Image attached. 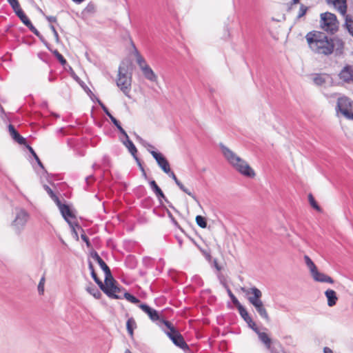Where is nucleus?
<instances>
[{
    "label": "nucleus",
    "mask_w": 353,
    "mask_h": 353,
    "mask_svg": "<svg viewBox=\"0 0 353 353\" xmlns=\"http://www.w3.org/2000/svg\"><path fill=\"white\" fill-rule=\"evenodd\" d=\"M305 38L309 49L316 54L329 56L334 52L336 45L341 48H343V43L341 39L329 37L321 31H310Z\"/></svg>",
    "instance_id": "f257e3e1"
},
{
    "label": "nucleus",
    "mask_w": 353,
    "mask_h": 353,
    "mask_svg": "<svg viewBox=\"0 0 353 353\" xmlns=\"http://www.w3.org/2000/svg\"><path fill=\"white\" fill-rule=\"evenodd\" d=\"M221 148L224 157L237 172L246 177L254 178L255 176L254 170L244 159L226 146L221 145Z\"/></svg>",
    "instance_id": "f03ea898"
},
{
    "label": "nucleus",
    "mask_w": 353,
    "mask_h": 353,
    "mask_svg": "<svg viewBox=\"0 0 353 353\" xmlns=\"http://www.w3.org/2000/svg\"><path fill=\"white\" fill-rule=\"evenodd\" d=\"M242 290L247 294L250 295L248 297L250 303L254 305L259 315L264 319L268 320L269 316L268 312L261 300L262 292L258 288L254 287L250 289H244Z\"/></svg>",
    "instance_id": "7ed1b4c3"
},
{
    "label": "nucleus",
    "mask_w": 353,
    "mask_h": 353,
    "mask_svg": "<svg viewBox=\"0 0 353 353\" xmlns=\"http://www.w3.org/2000/svg\"><path fill=\"white\" fill-rule=\"evenodd\" d=\"M89 268L91 270V275L97 283L100 289L109 297L112 299H122V296L120 295L121 289L114 282H111V284H107L105 282L103 283L97 276L94 272V267L91 263L89 264Z\"/></svg>",
    "instance_id": "20e7f679"
},
{
    "label": "nucleus",
    "mask_w": 353,
    "mask_h": 353,
    "mask_svg": "<svg viewBox=\"0 0 353 353\" xmlns=\"http://www.w3.org/2000/svg\"><path fill=\"white\" fill-rule=\"evenodd\" d=\"M320 27L325 32L334 34L339 30V22L334 14L326 12L320 15Z\"/></svg>",
    "instance_id": "39448f33"
},
{
    "label": "nucleus",
    "mask_w": 353,
    "mask_h": 353,
    "mask_svg": "<svg viewBox=\"0 0 353 353\" xmlns=\"http://www.w3.org/2000/svg\"><path fill=\"white\" fill-rule=\"evenodd\" d=\"M162 323L168 329V330L166 332V334L172 340L173 343L183 350L188 349V345L185 343L183 336L172 325V324L170 321L165 320H162Z\"/></svg>",
    "instance_id": "423d86ee"
},
{
    "label": "nucleus",
    "mask_w": 353,
    "mask_h": 353,
    "mask_svg": "<svg viewBox=\"0 0 353 353\" xmlns=\"http://www.w3.org/2000/svg\"><path fill=\"white\" fill-rule=\"evenodd\" d=\"M337 109L349 119H353V101L346 96L341 97L337 101Z\"/></svg>",
    "instance_id": "0eeeda50"
},
{
    "label": "nucleus",
    "mask_w": 353,
    "mask_h": 353,
    "mask_svg": "<svg viewBox=\"0 0 353 353\" xmlns=\"http://www.w3.org/2000/svg\"><path fill=\"white\" fill-rule=\"evenodd\" d=\"M131 83L132 78L130 76L119 72L117 84L121 90L124 93V94L128 97H130L129 93L131 90Z\"/></svg>",
    "instance_id": "6e6552de"
},
{
    "label": "nucleus",
    "mask_w": 353,
    "mask_h": 353,
    "mask_svg": "<svg viewBox=\"0 0 353 353\" xmlns=\"http://www.w3.org/2000/svg\"><path fill=\"white\" fill-rule=\"evenodd\" d=\"M30 216L27 212L20 210L12 222V225L18 232H21L28 223Z\"/></svg>",
    "instance_id": "1a4fd4ad"
},
{
    "label": "nucleus",
    "mask_w": 353,
    "mask_h": 353,
    "mask_svg": "<svg viewBox=\"0 0 353 353\" xmlns=\"http://www.w3.org/2000/svg\"><path fill=\"white\" fill-rule=\"evenodd\" d=\"M338 77L342 82L353 84V65H345L339 72Z\"/></svg>",
    "instance_id": "9d476101"
},
{
    "label": "nucleus",
    "mask_w": 353,
    "mask_h": 353,
    "mask_svg": "<svg viewBox=\"0 0 353 353\" xmlns=\"http://www.w3.org/2000/svg\"><path fill=\"white\" fill-rule=\"evenodd\" d=\"M151 154L157 161L158 165L164 172L169 174L170 172V166L168 160L161 154L155 151H152Z\"/></svg>",
    "instance_id": "9b49d317"
},
{
    "label": "nucleus",
    "mask_w": 353,
    "mask_h": 353,
    "mask_svg": "<svg viewBox=\"0 0 353 353\" xmlns=\"http://www.w3.org/2000/svg\"><path fill=\"white\" fill-rule=\"evenodd\" d=\"M328 5H332L341 14L345 16L347 12L346 0H326Z\"/></svg>",
    "instance_id": "f8f14e48"
},
{
    "label": "nucleus",
    "mask_w": 353,
    "mask_h": 353,
    "mask_svg": "<svg viewBox=\"0 0 353 353\" xmlns=\"http://www.w3.org/2000/svg\"><path fill=\"white\" fill-rule=\"evenodd\" d=\"M311 275L313 279L316 282L327 283L330 284H332L334 282V279L331 276L324 273L320 272L318 269L315 270Z\"/></svg>",
    "instance_id": "ddd939ff"
},
{
    "label": "nucleus",
    "mask_w": 353,
    "mask_h": 353,
    "mask_svg": "<svg viewBox=\"0 0 353 353\" xmlns=\"http://www.w3.org/2000/svg\"><path fill=\"white\" fill-rule=\"evenodd\" d=\"M8 131L11 137L19 144L20 145H26V140L24 137L21 136L19 132L15 130L14 127L10 124L8 125Z\"/></svg>",
    "instance_id": "4468645a"
},
{
    "label": "nucleus",
    "mask_w": 353,
    "mask_h": 353,
    "mask_svg": "<svg viewBox=\"0 0 353 353\" xmlns=\"http://www.w3.org/2000/svg\"><path fill=\"white\" fill-rule=\"evenodd\" d=\"M139 307L145 312L152 321H157L159 319V314L157 310L151 308L145 304H141Z\"/></svg>",
    "instance_id": "2eb2a0df"
},
{
    "label": "nucleus",
    "mask_w": 353,
    "mask_h": 353,
    "mask_svg": "<svg viewBox=\"0 0 353 353\" xmlns=\"http://www.w3.org/2000/svg\"><path fill=\"white\" fill-rule=\"evenodd\" d=\"M101 268L104 271L105 273V281L107 284H111V282H114L117 284V281L114 279L111 271L109 267L106 265V263L103 261L100 264H99Z\"/></svg>",
    "instance_id": "dca6fc26"
},
{
    "label": "nucleus",
    "mask_w": 353,
    "mask_h": 353,
    "mask_svg": "<svg viewBox=\"0 0 353 353\" xmlns=\"http://www.w3.org/2000/svg\"><path fill=\"white\" fill-rule=\"evenodd\" d=\"M325 295L327 300L328 306L333 307L336 304L338 297L334 290L328 289L325 292Z\"/></svg>",
    "instance_id": "f3484780"
},
{
    "label": "nucleus",
    "mask_w": 353,
    "mask_h": 353,
    "mask_svg": "<svg viewBox=\"0 0 353 353\" xmlns=\"http://www.w3.org/2000/svg\"><path fill=\"white\" fill-rule=\"evenodd\" d=\"M238 310L240 315L244 319V321L251 328H254L256 326V323L252 321L247 310L243 306Z\"/></svg>",
    "instance_id": "a211bd4d"
},
{
    "label": "nucleus",
    "mask_w": 353,
    "mask_h": 353,
    "mask_svg": "<svg viewBox=\"0 0 353 353\" xmlns=\"http://www.w3.org/2000/svg\"><path fill=\"white\" fill-rule=\"evenodd\" d=\"M268 349L271 353H285L282 344L278 341H272Z\"/></svg>",
    "instance_id": "6ab92c4d"
},
{
    "label": "nucleus",
    "mask_w": 353,
    "mask_h": 353,
    "mask_svg": "<svg viewBox=\"0 0 353 353\" xmlns=\"http://www.w3.org/2000/svg\"><path fill=\"white\" fill-rule=\"evenodd\" d=\"M141 70L147 79L153 82L157 81V77L149 65L145 66Z\"/></svg>",
    "instance_id": "aec40b11"
},
{
    "label": "nucleus",
    "mask_w": 353,
    "mask_h": 353,
    "mask_svg": "<svg viewBox=\"0 0 353 353\" xmlns=\"http://www.w3.org/2000/svg\"><path fill=\"white\" fill-rule=\"evenodd\" d=\"M60 210H61V212L63 216L68 223H70V221H69L70 219H72L74 217V216L73 213L72 212V211L70 210L69 206L67 205H65V204L61 205L60 206Z\"/></svg>",
    "instance_id": "412c9836"
},
{
    "label": "nucleus",
    "mask_w": 353,
    "mask_h": 353,
    "mask_svg": "<svg viewBox=\"0 0 353 353\" xmlns=\"http://www.w3.org/2000/svg\"><path fill=\"white\" fill-rule=\"evenodd\" d=\"M15 13L26 26L33 27L30 20L26 15V14L23 12L21 8L16 11Z\"/></svg>",
    "instance_id": "4be33fe9"
},
{
    "label": "nucleus",
    "mask_w": 353,
    "mask_h": 353,
    "mask_svg": "<svg viewBox=\"0 0 353 353\" xmlns=\"http://www.w3.org/2000/svg\"><path fill=\"white\" fill-rule=\"evenodd\" d=\"M137 327L135 320L131 317L128 319L126 323V328L130 336L132 338L134 336V330Z\"/></svg>",
    "instance_id": "5701e85b"
},
{
    "label": "nucleus",
    "mask_w": 353,
    "mask_h": 353,
    "mask_svg": "<svg viewBox=\"0 0 353 353\" xmlns=\"http://www.w3.org/2000/svg\"><path fill=\"white\" fill-rule=\"evenodd\" d=\"M150 187L159 198H165V195L161 188L158 186L155 181H151L150 183Z\"/></svg>",
    "instance_id": "b1692460"
},
{
    "label": "nucleus",
    "mask_w": 353,
    "mask_h": 353,
    "mask_svg": "<svg viewBox=\"0 0 353 353\" xmlns=\"http://www.w3.org/2000/svg\"><path fill=\"white\" fill-rule=\"evenodd\" d=\"M259 338L261 340V341L266 346L267 348L270 345V344L272 342L271 339L269 337L268 334L265 332H259Z\"/></svg>",
    "instance_id": "393cba45"
},
{
    "label": "nucleus",
    "mask_w": 353,
    "mask_h": 353,
    "mask_svg": "<svg viewBox=\"0 0 353 353\" xmlns=\"http://www.w3.org/2000/svg\"><path fill=\"white\" fill-rule=\"evenodd\" d=\"M125 146L128 148L129 152L132 154V156L135 157L137 152V148L134 144L132 143L131 140H130L129 137L126 138V141L125 142Z\"/></svg>",
    "instance_id": "a878e982"
},
{
    "label": "nucleus",
    "mask_w": 353,
    "mask_h": 353,
    "mask_svg": "<svg viewBox=\"0 0 353 353\" xmlns=\"http://www.w3.org/2000/svg\"><path fill=\"white\" fill-rule=\"evenodd\" d=\"M304 260L312 274L315 270H317V267L308 256L305 255L304 256Z\"/></svg>",
    "instance_id": "bb28decb"
},
{
    "label": "nucleus",
    "mask_w": 353,
    "mask_h": 353,
    "mask_svg": "<svg viewBox=\"0 0 353 353\" xmlns=\"http://www.w3.org/2000/svg\"><path fill=\"white\" fill-rule=\"evenodd\" d=\"M135 56H136V59H137V62L138 65H139V67L141 68V69H143V68H145V66H148V65L146 63V61L144 59V58L137 50L135 52Z\"/></svg>",
    "instance_id": "cd10ccee"
},
{
    "label": "nucleus",
    "mask_w": 353,
    "mask_h": 353,
    "mask_svg": "<svg viewBox=\"0 0 353 353\" xmlns=\"http://www.w3.org/2000/svg\"><path fill=\"white\" fill-rule=\"evenodd\" d=\"M308 10H309V7L301 3L300 5V8H299L298 14L296 15V19H300L302 17H303L306 14Z\"/></svg>",
    "instance_id": "c85d7f7f"
},
{
    "label": "nucleus",
    "mask_w": 353,
    "mask_h": 353,
    "mask_svg": "<svg viewBox=\"0 0 353 353\" xmlns=\"http://www.w3.org/2000/svg\"><path fill=\"white\" fill-rule=\"evenodd\" d=\"M195 220L196 224L201 228H205L207 227V221L205 217L201 215H197Z\"/></svg>",
    "instance_id": "c756f323"
},
{
    "label": "nucleus",
    "mask_w": 353,
    "mask_h": 353,
    "mask_svg": "<svg viewBox=\"0 0 353 353\" xmlns=\"http://www.w3.org/2000/svg\"><path fill=\"white\" fill-rule=\"evenodd\" d=\"M314 82L317 85H323L326 82V77H325V75L317 74L314 78Z\"/></svg>",
    "instance_id": "7c9ffc66"
},
{
    "label": "nucleus",
    "mask_w": 353,
    "mask_h": 353,
    "mask_svg": "<svg viewBox=\"0 0 353 353\" xmlns=\"http://www.w3.org/2000/svg\"><path fill=\"white\" fill-rule=\"evenodd\" d=\"M308 200H309L310 204L311 205V206L313 208H314L315 210H316L319 212H320L321 210V208L317 204L314 197L313 196V195L312 194H309Z\"/></svg>",
    "instance_id": "2f4dec72"
},
{
    "label": "nucleus",
    "mask_w": 353,
    "mask_h": 353,
    "mask_svg": "<svg viewBox=\"0 0 353 353\" xmlns=\"http://www.w3.org/2000/svg\"><path fill=\"white\" fill-rule=\"evenodd\" d=\"M123 297L125 299H126L130 303H134V304H137V303L140 302V301L137 298H136L135 296H134L131 294H130L128 292H126L123 293Z\"/></svg>",
    "instance_id": "473e14b6"
},
{
    "label": "nucleus",
    "mask_w": 353,
    "mask_h": 353,
    "mask_svg": "<svg viewBox=\"0 0 353 353\" xmlns=\"http://www.w3.org/2000/svg\"><path fill=\"white\" fill-rule=\"evenodd\" d=\"M176 184L179 186V188L183 190L184 192H185L187 194L190 196L192 198L196 200V197L194 195H193L183 185V184L179 180L176 182Z\"/></svg>",
    "instance_id": "72a5a7b5"
},
{
    "label": "nucleus",
    "mask_w": 353,
    "mask_h": 353,
    "mask_svg": "<svg viewBox=\"0 0 353 353\" xmlns=\"http://www.w3.org/2000/svg\"><path fill=\"white\" fill-rule=\"evenodd\" d=\"M45 282H46V278H45V276L43 275L41 277V279L39 283V285H38V291L40 294H43V293H44Z\"/></svg>",
    "instance_id": "f704fd0d"
},
{
    "label": "nucleus",
    "mask_w": 353,
    "mask_h": 353,
    "mask_svg": "<svg viewBox=\"0 0 353 353\" xmlns=\"http://www.w3.org/2000/svg\"><path fill=\"white\" fill-rule=\"evenodd\" d=\"M87 291L97 299H99L101 296V292L94 288H88Z\"/></svg>",
    "instance_id": "c9c22d12"
},
{
    "label": "nucleus",
    "mask_w": 353,
    "mask_h": 353,
    "mask_svg": "<svg viewBox=\"0 0 353 353\" xmlns=\"http://www.w3.org/2000/svg\"><path fill=\"white\" fill-rule=\"evenodd\" d=\"M26 148L28 149V150L30 151V152L32 154V156L34 157V158L35 159V160L37 161V162L38 163V164L41 166V167H43V164L41 162L39 157L37 156V154H36V152H34V150L32 149V148L31 146H30L29 145H26Z\"/></svg>",
    "instance_id": "e433bc0d"
},
{
    "label": "nucleus",
    "mask_w": 353,
    "mask_h": 353,
    "mask_svg": "<svg viewBox=\"0 0 353 353\" xmlns=\"http://www.w3.org/2000/svg\"><path fill=\"white\" fill-rule=\"evenodd\" d=\"M14 12L21 8L18 0H8Z\"/></svg>",
    "instance_id": "4c0bfd02"
},
{
    "label": "nucleus",
    "mask_w": 353,
    "mask_h": 353,
    "mask_svg": "<svg viewBox=\"0 0 353 353\" xmlns=\"http://www.w3.org/2000/svg\"><path fill=\"white\" fill-rule=\"evenodd\" d=\"M102 108L103 110V111L105 112V114L109 117V118L111 119L112 122L114 124V125H117V121L118 120H117V119L115 117H114L111 114L110 112L108 111V109L105 106V105H102Z\"/></svg>",
    "instance_id": "58836bf2"
},
{
    "label": "nucleus",
    "mask_w": 353,
    "mask_h": 353,
    "mask_svg": "<svg viewBox=\"0 0 353 353\" xmlns=\"http://www.w3.org/2000/svg\"><path fill=\"white\" fill-rule=\"evenodd\" d=\"M229 294L232 301V303L235 305V306L237 307V309H239L241 307H242L241 304L239 303L238 299L235 297V296L231 292H230Z\"/></svg>",
    "instance_id": "ea45409f"
},
{
    "label": "nucleus",
    "mask_w": 353,
    "mask_h": 353,
    "mask_svg": "<svg viewBox=\"0 0 353 353\" xmlns=\"http://www.w3.org/2000/svg\"><path fill=\"white\" fill-rule=\"evenodd\" d=\"M346 26L348 30V32L351 35L353 36V21L352 20H347L346 21Z\"/></svg>",
    "instance_id": "a19ab883"
},
{
    "label": "nucleus",
    "mask_w": 353,
    "mask_h": 353,
    "mask_svg": "<svg viewBox=\"0 0 353 353\" xmlns=\"http://www.w3.org/2000/svg\"><path fill=\"white\" fill-rule=\"evenodd\" d=\"M57 59L60 61V63L62 64V65H64L66 63V60L65 59V58L63 57V56L62 54H61L59 52L57 51H55L54 52Z\"/></svg>",
    "instance_id": "79ce46f5"
},
{
    "label": "nucleus",
    "mask_w": 353,
    "mask_h": 353,
    "mask_svg": "<svg viewBox=\"0 0 353 353\" xmlns=\"http://www.w3.org/2000/svg\"><path fill=\"white\" fill-rule=\"evenodd\" d=\"M115 125L120 131V132L122 133L126 138H128V135L127 134L126 132L123 130V128L121 127L119 121H117V125Z\"/></svg>",
    "instance_id": "37998d69"
},
{
    "label": "nucleus",
    "mask_w": 353,
    "mask_h": 353,
    "mask_svg": "<svg viewBox=\"0 0 353 353\" xmlns=\"http://www.w3.org/2000/svg\"><path fill=\"white\" fill-rule=\"evenodd\" d=\"M81 237L82 240L86 243L87 246L90 247V243L88 237L85 234H82L81 235Z\"/></svg>",
    "instance_id": "c03bdc74"
},
{
    "label": "nucleus",
    "mask_w": 353,
    "mask_h": 353,
    "mask_svg": "<svg viewBox=\"0 0 353 353\" xmlns=\"http://www.w3.org/2000/svg\"><path fill=\"white\" fill-rule=\"evenodd\" d=\"M50 29H51L52 32H53V34H54V36L55 39H56L57 41H58V40H59V34H58V32H57V30H56V29H55L54 26H52H52H50Z\"/></svg>",
    "instance_id": "a18cd8bd"
},
{
    "label": "nucleus",
    "mask_w": 353,
    "mask_h": 353,
    "mask_svg": "<svg viewBox=\"0 0 353 353\" xmlns=\"http://www.w3.org/2000/svg\"><path fill=\"white\" fill-rule=\"evenodd\" d=\"M92 257L98 263V264H100L101 262L103 261V259L99 256V255L97 253H95Z\"/></svg>",
    "instance_id": "49530a36"
},
{
    "label": "nucleus",
    "mask_w": 353,
    "mask_h": 353,
    "mask_svg": "<svg viewBox=\"0 0 353 353\" xmlns=\"http://www.w3.org/2000/svg\"><path fill=\"white\" fill-rule=\"evenodd\" d=\"M92 257L98 263V264H100L101 262L103 261V259L99 256V255L97 253H95Z\"/></svg>",
    "instance_id": "de8ad7c7"
},
{
    "label": "nucleus",
    "mask_w": 353,
    "mask_h": 353,
    "mask_svg": "<svg viewBox=\"0 0 353 353\" xmlns=\"http://www.w3.org/2000/svg\"><path fill=\"white\" fill-rule=\"evenodd\" d=\"M169 175L174 181L175 183L179 181L176 176L175 175V174L173 172L170 171V172L169 173Z\"/></svg>",
    "instance_id": "09e8293b"
},
{
    "label": "nucleus",
    "mask_w": 353,
    "mask_h": 353,
    "mask_svg": "<svg viewBox=\"0 0 353 353\" xmlns=\"http://www.w3.org/2000/svg\"><path fill=\"white\" fill-rule=\"evenodd\" d=\"M47 19L49 22H56L57 21V18H56V17H54V16L47 17Z\"/></svg>",
    "instance_id": "8fccbe9b"
},
{
    "label": "nucleus",
    "mask_w": 353,
    "mask_h": 353,
    "mask_svg": "<svg viewBox=\"0 0 353 353\" xmlns=\"http://www.w3.org/2000/svg\"><path fill=\"white\" fill-rule=\"evenodd\" d=\"M299 1H300V0H292V3H291L292 6V5H294V4H297V3H299Z\"/></svg>",
    "instance_id": "3c124183"
},
{
    "label": "nucleus",
    "mask_w": 353,
    "mask_h": 353,
    "mask_svg": "<svg viewBox=\"0 0 353 353\" xmlns=\"http://www.w3.org/2000/svg\"><path fill=\"white\" fill-rule=\"evenodd\" d=\"M325 353H333L332 351L331 350H330L329 348H327L325 347Z\"/></svg>",
    "instance_id": "603ef678"
},
{
    "label": "nucleus",
    "mask_w": 353,
    "mask_h": 353,
    "mask_svg": "<svg viewBox=\"0 0 353 353\" xmlns=\"http://www.w3.org/2000/svg\"><path fill=\"white\" fill-rule=\"evenodd\" d=\"M72 1L75 2V3H81L83 1H84L85 0H72Z\"/></svg>",
    "instance_id": "864d4df0"
},
{
    "label": "nucleus",
    "mask_w": 353,
    "mask_h": 353,
    "mask_svg": "<svg viewBox=\"0 0 353 353\" xmlns=\"http://www.w3.org/2000/svg\"><path fill=\"white\" fill-rule=\"evenodd\" d=\"M125 353H132V352H131V351H130V350L126 349V350H125Z\"/></svg>",
    "instance_id": "5fc2aeb1"
}]
</instances>
